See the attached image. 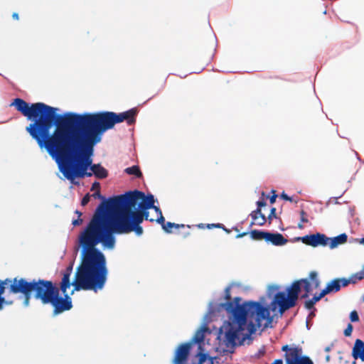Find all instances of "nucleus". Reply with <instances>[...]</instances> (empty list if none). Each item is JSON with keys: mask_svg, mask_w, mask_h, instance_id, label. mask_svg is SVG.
Returning <instances> with one entry per match:
<instances>
[{"mask_svg": "<svg viewBox=\"0 0 364 364\" xmlns=\"http://www.w3.org/2000/svg\"><path fill=\"white\" fill-rule=\"evenodd\" d=\"M272 364H283V360L282 359L275 360Z\"/></svg>", "mask_w": 364, "mask_h": 364, "instance_id": "obj_46", "label": "nucleus"}, {"mask_svg": "<svg viewBox=\"0 0 364 364\" xmlns=\"http://www.w3.org/2000/svg\"><path fill=\"white\" fill-rule=\"evenodd\" d=\"M348 235L346 233H342L334 237H329L327 246L331 249L336 248L340 245H343L347 242Z\"/></svg>", "mask_w": 364, "mask_h": 364, "instance_id": "obj_17", "label": "nucleus"}, {"mask_svg": "<svg viewBox=\"0 0 364 364\" xmlns=\"http://www.w3.org/2000/svg\"><path fill=\"white\" fill-rule=\"evenodd\" d=\"M75 213L78 215V218L80 217L82 215V213L78 210H76Z\"/></svg>", "mask_w": 364, "mask_h": 364, "instance_id": "obj_51", "label": "nucleus"}, {"mask_svg": "<svg viewBox=\"0 0 364 364\" xmlns=\"http://www.w3.org/2000/svg\"><path fill=\"white\" fill-rule=\"evenodd\" d=\"M276 210H277L276 208L273 207L271 208L270 213H269L268 217L267 218V220H268L269 224H271L272 220L274 218H277Z\"/></svg>", "mask_w": 364, "mask_h": 364, "instance_id": "obj_30", "label": "nucleus"}, {"mask_svg": "<svg viewBox=\"0 0 364 364\" xmlns=\"http://www.w3.org/2000/svg\"><path fill=\"white\" fill-rule=\"evenodd\" d=\"M298 228L299 229H302L304 228L303 225H302V223L301 222L300 223L298 224Z\"/></svg>", "mask_w": 364, "mask_h": 364, "instance_id": "obj_50", "label": "nucleus"}, {"mask_svg": "<svg viewBox=\"0 0 364 364\" xmlns=\"http://www.w3.org/2000/svg\"><path fill=\"white\" fill-rule=\"evenodd\" d=\"M360 243L364 245V237L360 240Z\"/></svg>", "mask_w": 364, "mask_h": 364, "instance_id": "obj_52", "label": "nucleus"}, {"mask_svg": "<svg viewBox=\"0 0 364 364\" xmlns=\"http://www.w3.org/2000/svg\"><path fill=\"white\" fill-rule=\"evenodd\" d=\"M225 299L221 307L226 311L228 320L220 328L218 339L220 345L225 347L223 351L232 354L236 346L242 345L258 328H267L272 318L269 308L260 302H242L240 296L232 299L230 287L225 289Z\"/></svg>", "mask_w": 364, "mask_h": 364, "instance_id": "obj_3", "label": "nucleus"}, {"mask_svg": "<svg viewBox=\"0 0 364 364\" xmlns=\"http://www.w3.org/2000/svg\"><path fill=\"white\" fill-rule=\"evenodd\" d=\"M12 17L15 20H18L19 17H18V14L17 13H14L12 14Z\"/></svg>", "mask_w": 364, "mask_h": 364, "instance_id": "obj_47", "label": "nucleus"}, {"mask_svg": "<svg viewBox=\"0 0 364 364\" xmlns=\"http://www.w3.org/2000/svg\"><path fill=\"white\" fill-rule=\"evenodd\" d=\"M191 349V343H183L180 344L175 350L173 363V364H186Z\"/></svg>", "mask_w": 364, "mask_h": 364, "instance_id": "obj_11", "label": "nucleus"}, {"mask_svg": "<svg viewBox=\"0 0 364 364\" xmlns=\"http://www.w3.org/2000/svg\"><path fill=\"white\" fill-rule=\"evenodd\" d=\"M328 350H330V348L328 347L326 348V351H328Z\"/></svg>", "mask_w": 364, "mask_h": 364, "instance_id": "obj_56", "label": "nucleus"}, {"mask_svg": "<svg viewBox=\"0 0 364 364\" xmlns=\"http://www.w3.org/2000/svg\"><path fill=\"white\" fill-rule=\"evenodd\" d=\"M324 296H326L325 293H323V291L322 290L318 294H316L314 295V296L306 300L304 303V306L306 309L311 310L314 307V305L316 302L320 301Z\"/></svg>", "mask_w": 364, "mask_h": 364, "instance_id": "obj_21", "label": "nucleus"}, {"mask_svg": "<svg viewBox=\"0 0 364 364\" xmlns=\"http://www.w3.org/2000/svg\"><path fill=\"white\" fill-rule=\"evenodd\" d=\"M91 171L92 174L100 179L105 178L108 176V171L100 164H94L91 166Z\"/></svg>", "mask_w": 364, "mask_h": 364, "instance_id": "obj_18", "label": "nucleus"}, {"mask_svg": "<svg viewBox=\"0 0 364 364\" xmlns=\"http://www.w3.org/2000/svg\"><path fill=\"white\" fill-rule=\"evenodd\" d=\"M267 242H270L275 246H282L288 242V240L286 239L281 233H267L266 238Z\"/></svg>", "mask_w": 364, "mask_h": 364, "instance_id": "obj_14", "label": "nucleus"}, {"mask_svg": "<svg viewBox=\"0 0 364 364\" xmlns=\"http://www.w3.org/2000/svg\"><path fill=\"white\" fill-rule=\"evenodd\" d=\"M343 280H344V278L335 279L332 280L323 289V293H325V294L327 295L332 292H338L341 289V287H343Z\"/></svg>", "mask_w": 364, "mask_h": 364, "instance_id": "obj_16", "label": "nucleus"}, {"mask_svg": "<svg viewBox=\"0 0 364 364\" xmlns=\"http://www.w3.org/2000/svg\"><path fill=\"white\" fill-rule=\"evenodd\" d=\"M100 183H98V182H95V183L92 184V188H91V190L92 191V190H94V189H95V188H97V189H100Z\"/></svg>", "mask_w": 364, "mask_h": 364, "instance_id": "obj_44", "label": "nucleus"}, {"mask_svg": "<svg viewBox=\"0 0 364 364\" xmlns=\"http://www.w3.org/2000/svg\"><path fill=\"white\" fill-rule=\"evenodd\" d=\"M363 279H364L363 276L360 271L358 272H356V273L352 274L348 279L344 278V280L343 281V287H346L350 283L355 284L358 281L362 280Z\"/></svg>", "mask_w": 364, "mask_h": 364, "instance_id": "obj_23", "label": "nucleus"}, {"mask_svg": "<svg viewBox=\"0 0 364 364\" xmlns=\"http://www.w3.org/2000/svg\"><path fill=\"white\" fill-rule=\"evenodd\" d=\"M152 208H154V209L155 210V211H156L157 213H159V215L162 214L161 210H160V208H159V207L155 206V205H154V207H153Z\"/></svg>", "mask_w": 364, "mask_h": 364, "instance_id": "obj_45", "label": "nucleus"}, {"mask_svg": "<svg viewBox=\"0 0 364 364\" xmlns=\"http://www.w3.org/2000/svg\"><path fill=\"white\" fill-rule=\"evenodd\" d=\"M271 288L273 289H279V287L277 286H272Z\"/></svg>", "mask_w": 364, "mask_h": 364, "instance_id": "obj_54", "label": "nucleus"}, {"mask_svg": "<svg viewBox=\"0 0 364 364\" xmlns=\"http://www.w3.org/2000/svg\"><path fill=\"white\" fill-rule=\"evenodd\" d=\"M144 196V193L135 190L102 202L85 228L88 240L113 249L115 245L114 234L134 232L138 236L142 235L141 214L136 210H139L138 202Z\"/></svg>", "mask_w": 364, "mask_h": 364, "instance_id": "obj_2", "label": "nucleus"}, {"mask_svg": "<svg viewBox=\"0 0 364 364\" xmlns=\"http://www.w3.org/2000/svg\"><path fill=\"white\" fill-rule=\"evenodd\" d=\"M281 198L285 200H289L291 202L293 201L292 198L289 197L288 195H287L284 192L281 194Z\"/></svg>", "mask_w": 364, "mask_h": 364, "instance_id": "obj_42", "label": "nucleus"}, {"mask_svg": "<svg viewBox=\"0 0 364 364\" xmlns=\"http://www.w3.org/2000/svg\"><path fill=\"white\" fill-rule=\"evenodd\" d=\"M260 215H263L260 208H257L250 213L252 220H257V219H259V216H260Z\"/></svg>", "mask_w": 364, "mask_h": 364, "instance_id": "obj_29", "label": "nucleus"}, {"mask_svg": "<svg viewBox=\"0 0 364 364\" xmlns=\"http://www.w3.org/2000/svg\"><path fill=\"white\" fill-rule=\"evenodd\" d=\"M272 193H273V195L269 198V202H270L271 204H273L276 201V198L277 197V195L276 194V192L274 190L272 191Z\"/></svg>", "mask_w": 364, "mask_h": 364, "instance_id": "obj_37", "label": "nucleus"}, {"mask_svg": "<svg viewBox=\"0 0 364 364\" xmlns=\"http://www.w3.org/2000/svg\"><path fill=\"white\" fill-rule=\"evenodd\" d=\"M208 228H224V225L221 223L218 224H208L206 225Z\"/></svg>", "mask_w": 364, "mask_h": 364, "instance_id": "obj_36", "label": "nucleus"}, {"mask_svg": "<svg viewBox=\"0 0 364 364\" xmlns=\"http://www.w3.org/2000/svg\"><path fill=\"white\" fill-rule=\"evenodd\" d=\"M10 106L28 119H34L26 130L40 148H45L55 159H80L91 169L94 147L102 136L77 113L58 114L55 107L43 102L30 106L21 98L14 99Z\"/></svg>", "mask_w": 364, "mask_h": 364, "instance_id": "obj_1", "label": "nucleus"}, {"mask_svg": "<svg viewBox=\"0 0 364 364\" xmlns=\"http://www.w3.org/2000/svg\"><path fill=\"white\" fill-rule=\"evenodd\" d=\"M90 196L89 195V193L86 194L82 199V201H81V205H87L89 201H90Z\"/></svg>", "mask_w": 364, "mask_h": 364, "instance_id": "obj_35", "label": "nucleus"}, {"mask_svg": "<svg viewBox=\"0 0 364 364\" xmlns=\"http://www.w3.org/2000/svg\"><path fill=\"white\" fill-rule=\"evenodd\" d=\"M267 220L264 214L260 215V216H259V219H257V220H252L251 225L255 224L259 226H262L266 223Z\"/></svg>", "mask_w": 364, "mask_h": 364, "instance_id": "obj_28", "label": "nucleus"}, {"mask_svg": "<svg viewBox=\"0 0 364 364\" xmlns=\"http://www.w3.org/2000/svg\"><path fill=\"white\" fill-rule=\"evenodd\" d=\"M353 325L351 323H348L346 328L344 330V335L346 336H350L352 333V331H353Z\"/></svg>", "mask_w": 364, "mask_h": 364, "instance_id": "obj_33", "label": "nucleus"}, {"mask_svg": "<svg viewBox=\"0 0 364 364\" xmlns=\"http://www.w3.org/2000/svg\"><path fill=\"white\" fill-rule=\"evenodd\" d=\"M257 208H262V207H264V206H266L267 205V203L264 201V199L261 200H258L257 202Z\"/></svg>", "mask_w": 364, "mask_h": 364, "instance_id": "obj_40", "label": "nucleus"}, {"mask_svg": "<svg viewBox=\"0 0 364 364\" xmlns=\"http://www.w3.org/2000/svg\"><path fill=\"white\" fill-rule=\"evenodd\" d=\"M63 294L64 297L60 295V289H58L48 304L53 308V314L54 316L69 311L73 307L72 299L70 296L67 293Z\"/></svg>", "mask_w": 364, "mask_h": 364, "instance_id": "obj_10", "label": "nucleus"}, {"mask_svg": "<svg viewBox=\"0 0 364 364\" xmlns=\"http://www.w3.org/2000/svg\"><path fill=\"white\" fill-rule=\"evenodd\" d=\"M301 241L309 246H327L329 237L321 233L307 235L301 238Z\"/></svg>", "mask_w": 364, "mask_h": 364, "instance_id": "obj_12", "label": "nucleus"}, {"mask_svg": "<svg viewBox=\"0 0 364 364\" xmlns=\"http://www.w3.org/2000/svg\"><path fill=\"white\" fill-rule=\"evenodd\" d=\"M129 175H134L137 178H140L142 176V173L139 169L138 166H132L131 167H128L124 171Z\"/></svg>", "mask_w": 364, "mask_h": 364, "instance_id": "obj_26", "label": "nucleus"}, {"mask_svg": "<svg viewBox=\"0 0 364 364\" xmlns=\"http://www.w3.org/2000/svg\"><path fill=\"white\" fill-rule=\"evenodd\" d=\"M156 222L158 223L161 224L162 227H163V225H164V224H165V219H164V218L162 214L159 215V217L156 219Z\"/></svg>", "mask_w": 364, "mask_h": 364, "instance_id": "obj_38", "label": "nucleus"}, {"mask_svg": "<svg viewBox=\"0 0 364 364\" xmlns=\"http://www.w3.org/2000/svg\"><path fill=\"white\" fill-rule=\"evenodd\" d=\"M282 350L285 352L284 358L287 364H314L309 357L302 355L301 347H289L288 345H284Z\"/></svg>", "mask_w": 364, "mask_h": 364, "instance_id": "obj_9", "label": "nucleus"}, {"mask_svg": "<svg viewBox=\"0 0 364 364\" xmlns=\"http://www.w3.org/2000/svg\"><path fill=\"white\" fill-rule=\"evenodd\" d=\"M301 291L300 282L294 281L290 287L287 289V294L280 291L275 294L273 301L271 302L270 308L272 311H276L277 306H279L280 314H283L289 309L296 305Z\"/></svg>", "mask_w": 364, "mask_h": 364, "instance_id": "obj_7", "label": "nucleus"}, {"mask_svg": "<svg viewBox=\"0 0 364 364\" xmlns=\"http://www.w3.org/2000/svg\"><path fill=\"white\" fill-rule=\"evenodd\" d=\"M352 356L354 359L360 358L364 362V342L360 339H356L352 350Z\"/></svg>", "mask_w": 364, "mask_h": 364, "instance_id": "obj_15", "label": "nucleus"}, {"mask_svg": "<svg viewBox=\"0 0 364 364\" xmlns=\"http://www.w3.org/2000/svg\"><path fill=\"white\" fill-rule=\"evenodd\" d=\"M268 232L253 230L250 232V237L254 240H265L267 236Z\"/></svg>", "mask_w": 364, "mask_h": 364, "instance_id": "obj_24", "label": "nucleus"}, {"mask_svg": "<svg viewBox=\"0 0 364 364\" xmlns=\"http://www.w3.org/2000/svg\"><path fill=\"white\" fill-rule=\"evenodd\" d=\"M92 196L94 197L95 198L104 199V197L100 194V189H97V191L94 193Z\"/></svg>", "mask_w": 364, "mask_h": 364, "instance_id": "obj_39", "label": "nucleus"}, {"mask_svg": "<svg viewBox=\"0 0 364 364\" xmlns=\"http://www.w3.org/2000/svg\"><path fill=\"white\" fill-rule=\"evenodd\" d=\"M59 288L50 280L33 279L28 281L22 277H14V284L11 289L14 292L23 296V306L27 307L30 304L31 294L36 300H39L43 305L48 304L55 293Z\"/></svg>", "mask_w": 364, "mask_h": 364, "instance_id": "obj_5", "label": "nucleus"}, {"mask_svg": "<svg viewBox=\"0 0 364 364\" xmlns=\"http://www.w3.org/2000/svg\"><path fill=\"white\" fill-rule=\"evenodd\" d=\"M300 282V287L301 289L303 288L304 293L301 295V299H306L309 296L310 294H311L314 289L312 287V285L311 284V282L309 279H299Z\"/></svg>", "mask_w": 364, "mask_h": 364, "instance_id": "obj_19", "label": "nucleus"}, {"mask_svg": "<svg viewBox=\"0 0 364 364\" xmlns=\"http://www.w3.org/2000/svg\"><path fill=\"white\" fill-rule=\"evenodd\" d=\"M172 228H175L176 229H178L180 228H184L185 225L183 224L179 225V224H176L174 223L167 222V223H165V224H164V225H163L162 228L164 230L165 232H166L168 233H171L172 232L171 230Z\"/></svg>", "mask_w": 364, "mask_h": 364, "instance_id": "obj_27", "label": "nucleus"}, {"mask_svg": "<svg viewBox=\"0 0 364 364\" xmlns=\"http://www.w3.org/2000/svg\"><path fill=\"white\" fill-rule=\"evenodd\" d=\"M309 280L314 289H316L320 287L321 282L318 278L317 272L312 271L309 274Z\"/></svg>", "mask_w": 364, "mask_h": 364, "instance_id": "obj_25", "label": "nucleus"}, {"mask_svg": "<svg viewBox=\"0 0 364 364\" xmlns=\"http://www.w3.org/2000/svg\"><path fill=\"white\" fill-rule=\"evenodd\" d=\"M247 234V232L240 233V234L237 235V237H242L246 235Z\"/></svg>", "mask_w": 364, "mask_h": 364, "instance_id": "obj_48", "label": "nucleus"}, {"mask_svg": "<svg viewBox=\"0 0 364 364\" xmlns=\"http://www.w3.org/2000/svg\"><path fill=\"white\" fill-rule=\"evenodd\" d=\"M137 113V109L132 108L119 114L113 112H100L78 114V116L102 136L106 131L112 129L116 124L124 121H126L128 125L134 124Z\"/></svg>", "mask_w": 364, "mask_h": 364, "instance_id": "obj_6", "label": "nucleus"}, {"mask_svg": "<svg viewBox=\"0 0 364 364\" xmlns=\"http://www.w3.org/2000/svg\"><path fill=\"white\" fill-rule=\"evenodd\" d=\"M13 284H14V278H6L4 280H0V310L3 308L4 304L6 303L5 298L2 296L6 289L8 290L9 294H18V292L12 291Z\"/></svg>", "mask_w": 364, "mask_h": 364, "instance_id": "obj_13", "label": "nucleus"}, {"mask_svg": "<svg viewBox=\"0 0 364 364\" xmlns=\"http://www.w3.org/2000/svg\"><path fill=\"white\" fill-rule=\"evenodd\" d=\"M363 301H364V296H363Z\"/></svg>", "mask_w": 364, "mask_h": 364, "instance_id": "obj_57", "label": "nucleus"}, {"mask_svg": "<svg viewBox=\"0 0 364 364\" xmlns=\"http://www.w3.org/2000/svg\"><path fill=\"white\" fill-rule=\"evenodd\" d=\"M141 202L139 203V208L143 210H148L154 207V196L149 194L141 198Z\"/></svg>", "mask_w": 364, "mask_h": 364, "instance_id": "obj_20", "label": "nucleus"}, {"mask_svg": "<svg viewBox=\"0 0 364 364\" xmlns=\"http://www.w3.org/2000/svg\"><path fill=\"white\" fill-rule=\"evenodd\" d=\"M136 212H139L141 214V223L143 222V220L144 219L149 220V212L147 211V210H143V209L139 208V210H136Z\"/></svg>", "mask_w": 364, "mask_h": 364, "instance_id": "obj_31", "label": "nucleus"}, {"mask_svg": "<svg viewBox=\"0 0 364 364\" xmlns=\"http://www.w3.org/2000/svg\"><path fill=\"white\" fill-rule=\"evenodd\" d=\"M350 319L352 322H356L359 321V316L356 311H352L350 312Z\"/></svg>", "mask_w": 364, "mask_h": 364, "instance_id": "obj_32", "label": "nucleus"}, {"mask_svg": "<svg viewBox=\"0 0 364 364\" xmlns=\"http://www.w3.org/2000/svg\"><path fill=\"white\" fill-rule=\"evenodd\" d=\"M300 215H301V223H306L309 222L307 218H306V212L302 210L301 212H300Z\"/></svg>", "mask_w": 364, "mask_h": 364, "instance_id": "obj_34", "label": "nucleus"}, {"mask_svg": "<svg viewBox=\"0 0 364 364\" xmlns=\"http://www.w3.org/2000/svg\"><path fill=\"white\" fill-rule=\"evenodd\" d=\"M179 235H181L182 239H186L188 236L191 235V232L189 231H186V232H179Z\"/></svg>", "mask_w": 364, "mask_h": 364, "instance_id": "obj_43", "label": "nucleus"}, {"mask_svg": "<svg viewBox=\"0 0 364 364\" xmlns=\"http://www.w3.org/2000/svg\"><path fill=\"white\" fill-rule=\"evenodd\" d=\"M360 272L362 273L363 278H364V266L363 267L362 269L360 270Z\"/></svg>", "mask_w": 364, "mask_h": 364, "instance_id": "obj_53", "label": "nucleus"}, {"mask_svg": "<svg viewBox=\"0 0 364 364\" xmlns=\"http://www.w3.org/2000/svg\"><path fill=\"white\" fill-rule=\"evenodd\" d=\"M197 226H198L199 228H205V225H204V224H203V223L198 224Z\"/></svg>", "mask_w": 364, "mask_h": 364, "instance_id": "obj_49", "label": "nucleus"}, {"mask_svg": "<svg viewBox=\"0 0 364 364\" xmlns=\"http://www.w3.org/2000/svg\"><path fill=\"white\" fill-rule=\"evenodd\" d=\"M207 331L208 328L206 326L201 327L196 332L192 341L196 343L200 344L204 341L205 332Z\"/></svg>", "mask_w": 364, "mask_h": 364, "instance_id": "obj_22", "label": "nucleus"}, {"mask_svg": "<svg viewBox=\"0 0 364 364\" xmlns=\"http://www.w3.org/2000/svg\"><path fill=\"white\" fill-rule=\"evenodd\" d=\"M78 240L80 245L82 247V261L77 267L73 282H70L72 265L68 267L63 273L59 289L63 294L67 293L68 289L71 285L74 287L71 294L75 291L82 289L97 291L104 287L107 281L108 271L106 258L103 253L96 248L99 243L90 242L85 230L80 234Z\"/></svg>", "mask_w": 364, "mask_h": 364, "instance_id": "obj_4", "label": "nucleus"}, {"mask_svg": "<svg viewBox=\"0 0 364 364\" xmlns=\"http://www.w3.org/2000/svg\"><path fill=\"white\" fill-rule=\"evenodd\" d=\"M56 161L58 163L59 169L64 177L72 183H74L76 178H83L85 176H92V172L87 171L90 166L80 159H56Z\"/></svg>", "mask_w": 364, "mask_h": 364, "instance_id": "obj_8", "label": "nucleus"}, {"mask_svg": "<svg viewBox=\"0 0 364 364\" xmlns=\"http://www.w3.org/2000/svg\"><path fill=\"white\" fill-rule=\"evenodd\" d=\"M225 232H227L228 233H229L230 231L229 230H228L227 228H225L224 227V228H223Z\"/></svg>", "mask_w": 364, "mask_h": 364, "instance_id": "obj_55", "label": "nucleus"}, {"mask_svg": "<svg viewBox=\"0 0 364 364\" xmlns=\"http://www.w3.org/2000/svg\"><path fill=\"white\" fill-rule=\"evenodd\" d=\"M82 223V220L79 217L77 219L73 220L72 224L74 226H78V225H81Z\"/></svg>", "mask_w": 364, "mask_h": 364, "instance_id": "obj_41", "label": "nucleus"}]
</instances>
